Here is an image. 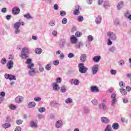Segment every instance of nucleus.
<instances>
[{"label":"nucleus","mask_w":131,"mask_h":131,"mask_svg":"<svg viewBox=\"0 0 131 131\" xmlns=\"http://www.w3.org/2000/svg\"><path fill=\"white\" fill-rule=\"evenodd\" d=\"M29 54V49L28 48H24L21 49L20 58L23 59H27Z\"/></svg>","instance_id":"obj_1"},{"label":"nucleus","mask_w":131,"mask_h":131,"mask_svg":"<svg viewBox=\"0 0 131 131\" xmlns=\"http://www.w3.org/2000/svg\"><path fill=\"white\" fill-rule=\"evenodd\" d=\"M27 68L30 69L29 71V74L31 76H33L36 73L35 72V69L34 68V63H30L28 64Z\"/></svg>","instance_id":"obj_2"},{"label":"nucleus","mask_w":131,"mask_h":131,"mask_svg":"<svg viewBox=\"0 0 131 131\" xmlns=\"http://www.w3.org/2000/svg\"><path fill=\"white\" fill-rule=\"evenodd\" d=\"M79 72L80 73H86L88 69L86 67L84 66L83 63H80L78 64Z\"/></svg>","instance_id":"obj_3"},{"label":"nucleus","mask_w":131,"mask_h":131,"mask_svg":"<svg viewBox=\"0 0 131 131\" xmlns=\"http://www.w3.org/2000/svg\"><path fill=\"white\" fill-rule=\"evenodd\" d=\"M107 36L111 40L114 41L117 39L116 34L113 32L109 31L107 33Z\"/></svg>","instance_id":"obj_4"},{"label":"nucleus","mask_w":131,"mask_h":131,"mask_svg":"<svg viewBox=\"0 0 131 131\" xmlns=\"http://www.w3.org/2000/svg\"><path fill=\"white\" fill-rule=\"evenodd\" d=\"M14 28L15 29V34H18L19 32H20V26H21V23L20 22H16L15 23L14 25Z\"/></svg>","instance_id":"obj_5"},{"label":"nucleus","mask_w":131,"mask_h":131,"mask_svg":"<svg viewBox=\"0 0 131 131\" xmlns=\"http://www.w3.org/2000/svg\"><path fill=\"white\" fill-rule=\"evenodd\" d=\"M112 100V106H114L115 104L117 102V99H116V94L115 93H113L111 95Z\"/></svg>","instance_id":"obj_6"},{"label":"nucleus","mask_w":131,"mask_h":131,"mask_svg":"<svg viewBox=\"0 0 131 131\" xmlns=\"http://www.w3.org/2000/svg\"><path fill=\"white\" fill-rule=\"evenodd\" d=\"M99 70V64H95L92 67V71L94 75L98 73V71Z\"/></svg>","instance_id":"obj_7"},{"label":"nucleus","mask_w":131,"mask_h":131,"mask_svg":"<svg viewBox=\"0 0 131 131\" xmlns=\"http://www.w3.org/2000/svg\"><path fill=\"white\" fill-rule=\"evenodd\" d=\"M12 13L13 15H18L20 13V8L15 7L12 8Z\"/></svg>","instance_id":"obj_8"},{"label":"nucleus","mask_w":131,"mask_h":131,"mask_svg":"<svg viewBox=\"0 0 131 131\" xmlns=\"http://www.w3.org/2000/svg\"><path fill=\"white\" fill-rule=\"evenodd\" d=\"M95 23L97 25L101 24L102 23V16L101 15H98L96 17L95 19Z\"/></svg>","instance_id":"obj_9"},{"label":"nucleus","mask_w":131,"mask_h":131,"mask_svg":"<svg viewBox=\"0 0 131 131\" xmlns=\"http://www.w3.org/2000/svg\"><path fill=\"white\" fill-rule=\"evenodd\" d=\"M23 97L21 96H18L15 98V102L17 103V104H20V103H22V101H23Z\"/></svg>","instance_id":"obj_10"},{"label":"nucleus","mask_w":131,"mask_h":131,"mask_svg":"<svg viewBox=\"0 0 131 131\" xmlns=\"http://www.w3.org/2000/svg\"><path fill=\"white\" fill-rule=\"evenodd\" d=\"M80 61L83 62H85V61H86V54H81L80 57Z\"/></svg>","instance_id":"obj_11"},{"label":"nucleus","mask_w":131,"mask_h":131,"mask_svg":"<svg viewBox=\"0 0 131 131\" xmlns=\"http://www.w3.org/2000/svg\"><path fill=\"white\" fill-rule=\"evenodd\" d=\"M71 84H74L75 85H78L79 84V80L77 79L71 80Z\"/></svg>","instance_id":"obj_12"},{"label":"nucleus","mask_w":131,"mask_h":131,"mask_svg":"<svg viewBox=\"0 0 131 131\" xmlns=\"http://www.w3.org/2000/svg\"><path fill=\"white\" fill-rule=\"evenodd\" d=\"M52 85L54 91H55V92H58V90L60 89V86H59V84L56 82H54L53 83Z\"/></svg>","instance_id":"obj_13"},{"label":"nucleus","mask_w":131,"mask_h":131,"mask_svg":"<svg viewBox=\"0 0 131 131\" xmlns=\"http://www.w3.org/2000/svg\"><path fill=\"white\" fill-rule=\"evenodd\" d=\"M65 43H66V40L65 39H61L59 42L60 48L61 49H62V48H64Z\"/></svg>","instance_id":"obj_14"},{"label":"nucleus","mask_w":131,"mask_h":131,"mask_svg":"<svg viewBox=\"0 0 131 131\" xmlns=\"http://www.w3.org/2000/svg\"><path fill=\"white\" fill-rule=\"evenodd\" d=\"M70 40L71 43H76L77 42V38H76L74 35H72L70 38Z\"/></svg>","instance_id":"obj_15"},{"label":"nucleus","mask_w":131,"mask_h":131,"mask_svg":"<svg viewBox=\"0 0 131 131\" xmlns=\"http://www.w3.org/2000/svg\"><path fill=\"white\" fill-rule=\"evenodd\" d=\"M101 121L102 123L107 124L109 122V119L107 117H102L101 118Z\"/></svg>","instance_id":"obj_16"},{"label":"nucleus","mask_w":131,"mask_h":131,"mask_svg":"<svg viewBox=\"0 0 131 131\" xmlns=\"http://www.w3.org/2000/svg\"><path fill=\"white\" fill-rule=\"evenodd\" d=\"M100 60H101V56L100 55L94 56L93 58V61L96 63H99V62H100Z\"/></svg>","instance_id":"obj_17"},{"label":"nucleus","mask_w":131,"mask_h":131,"mask_svg":"<svg viewBox=\"0 0 131 131\" xmlns=\"http://www.w3.org/2000/svg\"><path fill=\"white\" fill-rule=\"evenodd\" d=\"M36 104L35 102L32 101V102H30L28 103L27 107L28 108H34L35 107Z\"/></svg>","instance_id":"obj_18"},{"label":"nucleus","mask_w":131,"mask_h":131,"mask_svg":"<svg viewBox=\"0 0 131 131\" xmlns=\"http://www.w3.org/2000/svg\"><path fill=\"white\" fill-rule=\"evenodd\" d=\"M91 91L93 92V93L96 92V93H99V88L97 86H93L91 87Z\"/></svg>","instance_id":"obj_19"},{"label":"nucleus","mask_w":131,"mask_h":131,"mask_svg":"<svg viewBox=\"0 0 131 131\" xmlns=\"http://www.w3.org/2000/svg\"><path fill=\"white\" fill-rule=\"evenodd\" d=\"M76 9L74 10V15L75 16L79 14V6L77 5L76 7Z\"/></svg>","instance_id":"obj_20"},{"label":"nucleus","mask_w":131,"mask_h":131,"mask_svg":"<svg viewBox=\"0 0 131 131\" xmlns=\"http://www.w3.org/2000/svg\"><path fill=\"white\" fill-rule=\"evenodd\" d=\"M62 124H63V122H62V121L58 120L56 122L55 126L56 127H57V128H60V127L62 126Z\"/></svg>","instance_id":"obj_21"},{"label":"nucleus","mask_w":131,"mask_h":131,"mask_svg":"<svg viewBox=\"0 0 131 131\" xmlns=\"http://www.w3.org/2000/svg\"><path fill=\"white\" fill-rule=\"evenodd\" d=\"M98 107L99 109H101V108H102L103 111H106V110H107V106L106 105V104H105V103H102V104H99Z\"/></svg>","instance_id":"obj_22"},{"label":"nucleus","mask_w":131,"mask_h":131,"mask_svg":"<svg viewBox=\"0 0 131 131\" xmlns=\"http://www.w3.org/2000/svg\"><path fill=\"white\" fill-rule=\"evenodd\" d=\"M112 128H113V129H115V130H116V129H118V128H119V124H118V123H114L112 124Z\"/></svg>","instance_id":"obj_23"},{"label":"nucleus","mask_w":131,"mask_h":131,"mask_svg":"<svg viewBox=\"0 0 131 131\" xmlns=\"http://www.w3.org/2000/svg\"><path fill=\"white\" fill-rule=\"evenodd\" d=\"M13 65H14V62L12 60H10L7 63V67L8 69H12L13 68Z\"/></svg>","instance_id":"obj_24"},{"label":"nucleus","mask_w":131,"mask_h":131,"mask_svg":"<svg viewBox=\"0 0 131 131\" xmlns=\"http://www.w3.org/2000/svg\"><path fill=\"white\" fill-rule=\"evenodd\" d=\"M30 123L31 127H34L35 128H36V127H37V123L36 122H34V121H31Z\"/></svg>","instance_id":"obj_25"},{"label":"nucleus","mask_w":131,"mask_h":131,"mask_svg":"<svg viewBox=\"0 0 131 131\" xmlns=\"http://www.w3.org/2000/svg\"><path fill=\"white\" fill-rule=\"evenodd\" d=\"M111 5L110 4V3H109V1H104V4H103V7L104 8H108L109 7H110Z\"/></svg>","instance_id":"obj_26"},{"label":"nucleus","mask_w":131,"mask_h":131,"mask_svg":"<svg viewBox=\"0 0 131 131\" xmlns=\"http://www.w3.org/2000/svg\"><path fill=\"white\" fill-rule=\"evenodd\" d=\"M120 92L122 96H125V95L127 94L126 90H125V89H120Z\"/></svg>","instance_id":"obj_27"},{"label":"nucleus","mask_w":131,"mask_h":131,"mask_svg":"<svg viewBox=\"0 0 131 131\" xmlns=\"http://www.w3.org/2000/svg\"><path fill=\"white\" fill-rule=\"evenodd\" d=\"M35 53H36V54H38V55H40V54L42 53V49L40 48H36L35 49Z\"/></svg>","instance_id":"obj_28"},{"label":"nucleus","mask_w":131,"mask_h":131,"mask_svg":"<svg viewBox=\"0 0 131 131\" xmlns=\"http://www.w3.org/2000/svg\"><path fill=\"white\" fill-rule=\"evenodd\" d=\"M122 7H123V2H119L117 6L118 10H121V9H122Z\"/></svg>","instance_id":"obj_29"},{"label":"nucleus","mask_w":131,"mask_h":131,"mask_svg":"<svg viewBox=\"0 0 131 131\" xmlns=\"http://www.w3.org/2000/svg\"><path fill=\"white\" fill-rule=\"evenodd\" d=\"M2 127L3 128H9V127H11V124L6 123L5 124H3L2 125Z\"/></svg>","instance_id":"obj_30"},{"label":"nucleus","mask_w":131,"mask_h":131,"mask_svg":"<svg viewBox=\"0 0 131 131\" xmlns=\"http://www.w3.org/2000/svg\"><path fill=\"white\" fill-rule=\"evenodd\" d=\"M60 91L62 93H66L67 92V89L66 88V86L63 85L60 88Z\"/></svg>","instance_id":"obj_31"},{"label":"nucleus","mask_w":131,"mask_h":131,"mask_svg":"<svg viewBox=\"0 0 131 131\" xmlns=\"http://www.w3.org/2000/svg\"><path fill=\"white\" fill-rule=\"evenodd\" d=\"M104 131H112V127L111 125H107L104 130Z\"/></svg>","instance_id":"obj_32"},{"label":"nucleus","mask_w":131,"mask_h":131,"mask_svg":"<svg viewBox=\"0 0 131 131\" xmlns=\"http://www.w3.org/2000/svg\"><path fill=\"white\" fill-rule=\"evenodd\" d=\"M82 35V33L79 31L76 32L75 36L76 37H80Z\"/></svg>","instance_id":"obj_33"},{"label":"nucleus","mask_w":131,"mask_h":131,"mask_svg":"<svg viewBox=\"0 0 131 131\" xmlns=\"http://www.w3.org/2000/svg\"><path fill=\"white\" fill-rule=\"evenodd\" d=\"M88 41H89L91 42L93 41V40H94V36H93L92 35H89L88 36Z\"/></svg>","instance_id":"obj_34"},{"label":"nucleus","mask_w":131,"mask_h":131,"mask_svg":"<svg viewBox=\"0 0 131 131\" xmlns=\"http://www.w3.org/2000/svg\"><path fill=\"white\" fill-rule=\"evenodd\" d=\"M52 68V66L50 64H48L45 67V69L47 70V71H50Z\"/></svg>","instance_id":"obj_35"},{"label":"nucleus","mask_w":131,"mask_h":131,"mask_svg":"<svg viewBox=\"0 0 131 131\" xmlns=\"http://www.w3.org/2000/svg\"><path fill=\"white\" fill-rule=\"evenodd\" d=\"M77 20L78 22H82L83 21V16L81 15H79L77 17Z\"/></svg>","instance_id":"obj_36"},{"label":"nucleus","mask_w":131,"mask_h":131,"mask_svg":"<svg viewBox=\"0 0 131 131\" xmlns=\"http://www.w3.org/2000/svg\"><path fill=\"white\" fill-rule=\"evenodd\" d=\"M38 111H39V112H40V113H42L43 112H46V108H45L43 107H40L38 109Z\"/></svg>","instance_id":"obj_37"},{"label":"nucleus","mask_w":131,"mask_h":131,"mask_svg":"<svg viewBox=\"0 0 131 131\" xmlns=\"http://www.w3.org/2000/svg\"><path fill=\"white\" fill-rule=\"evenodd\" d=\"M73 100L71 98H68L66 100V104H71L72 103Z\"/></svg>","instance_id":"obj_38"},{"label":"nucleus","mask_w":131,"mask_h":131,"mask_svg":"<svg viewBox=\"0 0 131 131\" xmlns=\"http://www.w3.org/2000/svg\"><path fill=\"white\" fill-rule=\"evenodd\" d=\"M116 50V47L115 46L111 47L109 48L110 52H111V53H113L114 51Z\"/></svg>","instance_id":"obj_39"},{"label":"nucleus","mask_w":131,"mask_h":131,"mask_svg":"<svg viewBox=\"0 0 131 131\" xmlns=\"http://www.w3.org/2000/svg\"><path fill=\"white\" fill-rule=\"evenodd\" d=\"M16 76L13 75H10L9 77V80H16Z\"/></svg>","instance_id":"obj_40"},{"label":"nucleus","mask_w":131,"mask_h":131,"mask_svg":"<svg viewBox=\"0 0 131 131\" xmlns=\"http://www.w3.org/2000/svg\"><path fill=\"white\" fill-rule=\"evenodd\" d=\"M119 86H120V88H121L122 89H123V88H124L125 85V83H124V82H123V81H121L119 83Z\"/></svg>","instance_id":"obj_41"},{"label":"nucleus","mask_w":131,"mask_h":131,"mask_svg":"<svg viewBox=\"0 0 131 131\" xmlns=\"http://www.w3.org/2000/svg\"><path fill=\"white\" fill-rule=\"evenodd\" d=\"M56 83H61L62 82V78L60 77H58L56 79Z\"/></svg>","instance_id":"obj_42"},{"label":"nucleus","mask_w":131,"mask_h":131,"mask_svg":"<svg viewBox=\"0 0 131 131\" xmlns=\"http://www.w3.org/2000/svg\"><path fill=\"white\" fill-rule=\"evenodd\" d=\"M49 25L50 26L54 27L56 25V22L54 20H52L49 22Z\"/></svg>","instance_id":"obj_43"},{"label":"nucleus","mask_w":131,"mask_h":131,"mask_svg":"<svg viewBox=\"0 0 131 131\" xmlns=\"http://www.w3.org/2000/svg\"><path fill=\"white\" fill-rule=\"evenodd\" d=\"M34 100L35 102H40V101H41V98L36 97L34 98Z\"/></svg>","instance_id":"obj_44"},{"label":"nucleus","mask_w":131,"mask_h":131,"mask_svg":"<svg viewBox=\"0 0 131 131\" xmlns=\"http://www.w3.org/2000/svg\"><path fill=\"white\" fill-rule=\"evenodd\" d=\"M67 22H68L67 18H63L62 19V21H61L62 24H67Z\"/></svg>","instance_id":"obj_45"},{"label":"nucleus","mask_w":131,"mask_h":131,"mask_svg":"<svg viewBox=\"0 0 131 131\" xmlns=\"http://www.w3.org/2000/svg\"><path fill=\"white\" fill-rule=\"evenodd\" d=\"M68 58H74L75 55L73 53H70L68 55Z\"/></svg>","instance_id":"obj_46"},{"label":"nucleus","mask_w":131,"mask_h":131,"mask_svg":"<svg viewBox=\"0 0 131 131\" xmlns=\"http://www.w3.org/2000/svg\"><path fill=\"white\" fill-rule=\"evenodd\" d=\"M10 109H11V110H15V109L17 108V107L16 106V105H15L14 104H11L10 106Z\"/></svg>","instance_id":"obj_47"},{"label":"nucleus","mask_w":131,"mask_h":131,"mask_svg":"<svg viewBox=\"0 0 131 131\" xmlns=\"http://www.w3.org/2000/svg\"><path fill=\"white\" fill-rule=\"evenodd\" d=\"M84 112L87 114L88 113H90V109L88 107L84 108Z\"/></svg>","instance_id":"obj_48"},{"label":"nucleus","mask_w":131,"mask_h":131,"mask_svg":"<svg viewBox=\"0 0 131 131\" xmlns=\"http://www.w3.org/2000/svg\"><path fill=\"white\" fill-rule=\"evenodd\" d=\"M1 63L3 65H5V64L7 63V59H6V58H3L1 60Z\"/></svg>","instance_id":"obj_49"},{"label":"nucleus","mask_w":131,"mask_h":131,"mask_svg":"<svg viewBox=\"0 0 131 131\" xmlns=\"http://www.w3.org/2000/svg\"><path fill=\"white\" fill-rule=\"evenodd\" d=\"M118 64L120 65V66H122V65H124V60H121L118 62Z\"/></svg>","instance_id":"obj_50"},{"label":"nucleus","mask_w":131,"mask_h":131,"mask_svg":"<svg viewBox=\"0 0 131 131\" xmlns=\"http://www.w3.org/2000/svg\"><path fill=\"white\" fill-rule=\"evenodd\" d=\"M24 16L27 19H29L31 17V16H30V14L29 13L24 15Z\"/></svg>","instance_id":"obj_51"},{"label":"nucleus","mask_w":131,"mask_h":131,"mask_svg":"<svg viewBox=\"0 0 131 131\" xmlns=\"http://www.w3.org/2000/svg\"><path fill=\"white\" fill-rule=\"evenodd\" d=\"M53 8L55 10V11H57V10H59V6L58 5V4H55Z\"/></svg>","instance_id":"obj_52"},{"label":"nucleus","mask_w":131,"mask_h":131,"mask_svg":"<svg viewBox=\"0 0 131 131\" xmlns=\"http://www.w3.org/2000/svg\"><path fill=\"white\" fill-rule=\"evenodd\" d=\"M59 63H60V62L58 60H55L54 61H53V64H54V65H55V66H58V64H59Z\"/></svg>","instance_id":"obj_53"},{"label":"nucleus","mask_w":131,"mask_h":131,"mask_svg":"<svg viewBox=\"0 0 131 131\" xmlns=\"http://www.w3.org/2000/svg\"><path fill=\"white\" fill-rule=\"evenodd\" d=\"M60 16L63 17V16H65L66 15V12H65L64 11H61L60 13Z\"/></svg>","instance_id":"obj_54"},{"label":"nucleus","mask_w":131,"mask_h":131,"mask_svg":"<svg viewBox=\"0 0 131 131\" xmlns=\"http://www.w3.org/2000/svg\"><path fill=\"white\" fill-rule=\"evenodd\" d=\"M6 122H11V117L7 116L6 117Z\"/></svg>","instance_id":"obj_55"},{"label":"nucleus","mask_w":131,"mask_h":131,"mask_svg":"<svg viewBox=\"0 0 131 131\" xmlns=\"http://www.w3.org/2000/svg\"><path fill=\"white\" fill-rule=\"evenodd\" d=\"M22 122H23V121H22V120H17L16 121V123L18 125H20V124H22Z\"/></svg>","instance_id":"obj_56"},{"label":"nucleus","mask_w":131,"mask_h":131,"mask_svg":"<svg viewBox=\"0 0 131 131\" xmlns=\"http://www.w3.org/2000/svg\"><path fill=\"white\" fill-rule=\"evenodd\" d=\"M111 74H112V75H115V74H116V70H111Z\"/></svg>","instance_id":"obj_57"},{"label":"nucleus","mask_w":131,"mask_h":131,"mask_svg":"<svg viewBox=\"0 0 131 131\" xmlns=\"http://www.w3.org/2000/svg\"><path fill=\"white\" fill-rule=\"evenodd\" d=\"M37 117L39 119H42V118H45V116L41 114H38Z\"/></svg>","instance_id":"obj_58"},{"label":"nucleus","mask_w":131,"mask_h":131,"mask_svg":"<svg viewBox=\"0 0 131 131\" xmlns=\"http://www.w3.org/2000/svg\"><path fill=\"white\" fill-rule=\"evenodd\" d=\"M31 61H32V59H31L28 58V59L27 60L26 63L28 64V65H29V64H32V63H31Z\"/></svg>","instance_id":"obj_59"},{"label":"nucleus","mask_w":131,"mask_h":131,"mask_svg":"<svg viewBox=\"0 0 131 131\" xmlns=\"http://www.w3.org/2000/svg\"><path fill=\"white\" fill-rule=\"evenodd\" d=\"M11 75L9 74H6L5 75V78H6V79H10V76Z\"/></svg>","instance_id":"obj_60"},{"label":"nucleus","mask_w":131,"mask_h":131,"mask_svg":"<svg viewBox=\"0 0 131 131\" xmlns=\"http://www.w3.org/2000/svg\"><path fill=\"white\" fill-rule=\"evenodd\" d=\"M2 13H7V8H3L1 10Z\"/></svg>","instance_id":"obj_61"},{"label":"nucleus","mask_w":131,"mask_h":131,"mask_svg":"<svg viewBox=\"0 0 131 131\" xmlns=\"http://www.w3.org/2000/svg\"><path fill=\"white\" fill-rule=\"evenodd\" d=\"M107 45L108 46H111L112 45V41H111V39H108L107 40Z\"/></svg>","instance_id":"obj_62"},{"label":"nucleus","mask_w":131,"mask_h":131,"mask_svg":"<svg viewBox=\"0 0 131 131\" xmlns=\"http://www.w3.org/2000/svg\"><path fill=\"white\" fill-rule=\"evenodd\" d=\"M52 35L53 36H57V31H56V30L53 31Z\"/></svg>","instance_id":"obj_63"},{"label":"nucleus","mask_w":131,"mask_h":131,"mask_svg":"<svg viewBox=\"0 0 131 131\" xmlns=\"http://www.w3.org/2000/svg\"><path fill=\"white\" fill-rule=\"evenodd\" d=\"M14 131H21V127L17 126L14 129Z\"/></svg>","instance_id":"obj_64"}]
</instances>
